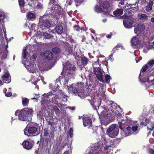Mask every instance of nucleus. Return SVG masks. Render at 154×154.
<instances>
[{"mask_svg":"<svg viewBox=\"0 0 154 154\" xmlns=\"http://www.w3.org/2000/svg\"><path fill=\"white\" fill-rule=\"evenodd\" d=\"M90 30H91V31L92 33L94 34L95 33V32L94 29H90Z\"/></svg>","mask_w":154,"mask_h":154,"instance_id":"nucleus-55","label":"nucleus"},{"mask_svg":"<svg viewBox=\"0 0 154 154\" xmlns=\"http://www.w3.org/2000/svg\"><path fill=\"white\" fill-rule=\"evenodd\" d=\"M147 48L148 49H150L152 48H153L154 49V46H153V45H149L147 47Z\"/></svg>","mask_w":154,"mask_h":154,"instance_id":"nucleus-51","label":"nucleus"},{"mask_svg":"<svg viewBox=\"0 0 154 154\" xmlns=\"http://www.w3.org/2000/svg\"><path fill=\"white\" fill-rule=\"evenodd\" d=\"M101 115L103 117V119L101 121L102 125L105 126L107 125L110 123V114L108 113L107 112L106 110L104 109L101 112Z\"/></svg>","mask_w":154,"mask_h":154,"instance_id":"nucleus-8","label":"nucleus"},{"mask_svg":"<svg viewBox=\"0 0 154 154\" xmlns=\"http://www.w3.org/2000/svg\"><path fill=\"white\" fill-rule=\"evenodd\" d=\"M5 96L7 97H9L12 95V93L10 92H6L5 94Z\"/></svg>","mask_w":154,"mask_h":154,"instance_id":"nucleus-47","label":"nucleus"},{"mask_svg":"<svg viewBox=\"0 0 154 154\" xmlns=\"http://www.w3.org/2000/svg\"><path fill=\"white\" fill-rule=\"evenodd\" d=\"M53 110V111L55 112L56 115L57 116H59V115L60 114V111L58 108L56 106H54V107Z\"/></svg>","mask_w":154,"mask_h":154,"instance_id":"nucleus-37","label":"nucleus"},{"mask_svg":"<svg viewBox=\"0 0 154 154\" xmlns=\"http://www.w3.org/2000/svg\"><path fill=\"white\" fill-rule=\"evenodd\" d=\"M83 64L84 65H86L88 62V60L87 58L85 57H83L81 58Z\"/></svg>","mask_w":154,"mask_h":154,"instance_id":"nucleus-39","label":"nucleus"},{"mask_svg":"<svg viewBox=\"0 0 154 154\" xmlns=\"http://www.w3.org/2000/svg\"><path fill=\"white\" fill-rule=\"evenodd\" d=\"M48 125H52V123H53V122H51V121H49L48 122Z\"/></svg>","mask_w":154,"mask_h":154,"instance_id":"nucleus-60","label":"nucleus"},{"mask_svg":"<svg viewBox=\"0 0 154 154\" xmlns=\"http://www.w3.org/2000/svg\"><path fill=\"white\" fill-rule=\"evenodd\" d=\"M38 33L42 36H43L44 38L47 39L50 38L51 37V36L50 34L46 32H40Z\"/></svg>","mask_w":154,"mask_h":154,"instance_id":"nucleus-33","label":"nucleus"},{"mask_svg":"<svg viewBox=\"0 0 154 154\" xmlns=\"http://www.w3.org/2000/svg\"><path fill=\"white\" fill-rule=\"evenodd\" d=\"M145 122V125L146 126L148 130L151 131L154 129V121L152 122L151 119L146 118Z\"/></svg>","mask_w":154,"mask_h":154,"instance_id":"nucleus-17","label":"nucleus"},{"mask_svg":"<svg viewBox=\"0 0 154 154\" xmlns=\"http://www.w3.org/2000/svg\"><path fill=\"white\" fill-rule=\"evenodd\" d=\"M147 17L146 14L142 13L139 14L137 15L138 19L143 22L147 20Z\"/></svg>","mask_w":154,"mask_h":154,"instance_id":"nucleus-24","label":"nucleus"},{"mask_svg":"<svg viewBox=\"0 0 154 154\" xmlns=\"http://www.w3.org/2000/svg\"><path fill=\"white\" fill-rule=\"evenodd\" d=\"M29 99L26 98H23L22 99V104L24 106H26L29 103Z\"/></svg>","mask_w":154,"mask_h":154,"instance_id":"nucleus-36","label":"nucleus"},{"mask_svg":"<svg viewBox=\"0 0 154 154\" xmlns=\"http://www.w3.org/2000/svg\"><path fill=\"white\" fill-rule=\"evenodd\" d=\"M139 38L136 36H134L132 38L131 40V46H136L139 44Z\"/></svg>","mask_w":154,"mask_h":154,"instance_id":"nucleus-21","label":"nucleus"},{"mask_svg":"<svg viewBox=\"0 0 154 154\" xmlns=\"http://www.w3.org/2000/svg\"><path fill=\"white\" fill-rule=\"evenodd\" d=\"M101 6L103 7V9L104 11V12H107L109 8V3L107 1H105L103 4H100Z\"/></svg>","mask_w":154,"mask_h":154,"instance_id":"nucleus-23","label":"nucleus"},{"mask_svg":"<svg viewBox=\"0 0 154 154\" xmlns=\"http://www.w3.org/2000/svg\"><path fill=\"white\" fill-rule=\"evenodd\" d=\"M18 1L21 12L23 13H25L26 12V10H23V9H24V6L25 4L24 0H18Z\"/></svg>","mask_w":154,"mask_h":154,"instance_id":"nucleus-30","label":"nucleus"},{"mask_svg":"<svg viewBox=\"0 0 154 154\" xmlns=\"http://www.w3.org/2000/svg\"><path fill=\"white\" fill-rule=\"evenodd\" d=\"M118 46H116V47H115V48H114L112 50V51H116V50H118Z\"/></svg>","mask_w":154,"mask_h":154,"instance_id":"nucleus-53","label":"nucleus"},{"mask_svg":"<svg viewBox=\"0 0 154 154\" xmlns=\"http://www.w3.org/2000/svg\"><path fill=\"white\" fill-rule=\"evenodd\" d=\"M103 148L101 146H94V148H91V151L88 154H107L104 152L102 151Z\"/></svg>","mask_w":154,"mask_h":154,"instance_id":"nucleus-11","label":"nucleus"},{"mask_svg":"<svg viewBox=\"0 0 154 154\" xmlns=\"http://www.w3.org/2000/svg\"><path fill=\"white\" fill-rule=\"evenodd\" d=\"M75 2H77L78 4H79L81 3H82L84 0H75Z\"/></svg>","mask_w":154,"mask_h":154,"instance_id":"nucleus-48","label":"nucleus"},{"mask_svg":"<svg viewBox=\"0 0 154 154\" xmlns=\"http://www.w3.org/2000/svg\"><path fill=\"white\" fill-rule=\"evenodd\" d=\"M55 29L56 32L59 34H60L63 32V27L60 24L57 25Z\"/></svg>","mask_w":154,"mask_h":154,"instance_id":"nucleus-27","label":"nucleus"},{"mask_svg":"<svg viewBox=\"0 0 154 154\" xmlns=\"http://www.w3.org/2000/svg\"><path fill=\"white\" fill-rule=\"evenodd\" d=\"M74 29L77 31H79L81 28L79 27V26L78 25H76L74 27Z\"/></svg>","mask_w":154,"mask_h":154,"instance_id":"nucleus-43","label":"nucleus"},{"mask_svg":"<svg viewBox=\"0 0 154 154\" xmlns=\"http://www.w3.org/2000/svg\"><path fill=\"white\" fill-rule=\"evenodd\" d=\"M123 12V10L122 9H118L113 12V14L117 16H119L121 15Z\"/></svg>","mask_w":154,"mask_h":154,"instance_id":"nucleus-32","label":"nucleus"},{"mask_svg":"<svg viewBox=\"0 0 154 154\" xmlns=\"http://www.w3.org/2000/svg\"><path fill=\"white\" fill-rule=\"evenodd\" d=\"M63 70L61 74H63L64 72L65 74L61 80L62 82L63 81V85L67 86V82L69 79L74 77V71L75 70V67L73 66L71 67V65L68 62H66L64 65L63 64Z\"/></svg>","mask_w":154,"mask_h":154,"instance_id":"nucleus-1","label":"nucleus"},{"mask_svg":"<svg viewBox=\"0 0 154 154\" xmlns=\"http://www.w3.org/2000/svg\"><path fill=\"white\" fill-rule=\"evenodd\" d=\"M84 75H85V73H83L82 74H81V78H83L84 77H85Z\"/></svg>","mask_w":154,"mask_h":154,"instance_id":"nucleus-61","label":"nucleus"},{"mask_svg":"<svg viewBox=\"0 0 154 154\" xmlns=\"http://www.w3.org/2000/svg\"><path fill=\"white\" fill-rule=\"evenodd\" d=\"M69 109H71L73 110H74L75 109V108L74 107H69Z\"/></svg>","mask_w":154,"mask_h":154,"instance_id":"nucleus-58","label":"nucleus"},{"mask_svg":"<svg viewBox=\"0 0 154 154\" xmlns=\"http://www.w3.org/2000/svg\"><path fill=\"white\" fill-rule=\"evenodd\" d=\"M133 23V20L131 17L126 18L123 21V24L125 28H131Z\"/></svg>","mask_w":154,"mask_h":154,"instance_id":"nucleus-13","label":"nucleus"},{"mask_svg":"<svg viewBox=\"0 0 154 154\" xmlns=\"http://www.w3.org/2000/svg\"><path fill=\"white\" fill-rule=\"evenodd\" d=\"M8 53L7 50L2 52L0 55V56L2 59H4L7 58V54Z\"/></svg>","mask_w":154,"mask_h":154,"instance_id":"nucleus-34","label":"nucleus"},{"mask_svg":"<svg viewBox=\"0 0 154 154\" xmlns=\"http://www.w3.org/2000/svg\"><path fill=\"white\" fill-rule=\"evenodd\" d=\"M146 70H147V71L148 70H150V71H154V60H151L146 65L143 66L142 70L141 71L140 74V76L142 72H144Z\"/></svg>","mask_w":154,"mask_h":154,"instance_id":"nucleus-9","label":"nucleus"},{"mask_svg":"<svg viewBox=\"0 0 154 154\" xmlns=\"http://www.w3.org/2000/svg\"><path fill=\"white\" fill-rule=\"evenodd\" d=\"M37 56L35 54H34L32 56V58L33 59V60H35V59L36 58Z\"/></svg>","mask_w":154,"mask_h":154,"instance_id":"nucleus-52","label":"nucleus"},{"mask_svg":"<svg viewBox=\"0 0 154 154\" xmlns=\"http://www.w3.org/2000/svg\"><path fill=\"white\" fill-rule=\"evenodd\" d=\"M37 130V128L35 127L31 126L29 127L27 125L24 130V134L28 136H30V134L32 135L33 134H35Z\"/></svg>","mask_w":154,"mask_h":154,"instance_id":"nucleus-12","label":"nucleus"},{"mask_svg":"<svg viewBox=\"0 0 154 154\" xmlns=\"http://www.w3.org/2000/svg\"><path fill=\"white\" fill-rule=\"evenodd\" d=\"M89 101L90 102V103L92 105V106L93 107L94 109H96V107L94 104H93V103H94V101L93 100H92V101L90 100Z\"/></svg>","mask_w":154,"mask_h":154,"instance_id":"nucleus-45","label":"nucleus"},{"mask_svg":"<svg viewBox=\"0 0 154 154\" xmlns=\"http://www.w3.org/2000/svg\"><path fill=\"white\" fill-rule=\"evenodd\" d=\"M150 152L151 154H154V151L153 150H151Z\"/></svg>","mask_w":154,"mask_h":154,"instance_id":"nucleus-63","label":"nucleus"},{"mask_svg":"<svg viewBox=\"0 0 154 154\" xmlns=\"http://www.w3.org/2000/svg\"><path fill=\"white\" fill-rule=\"evenodd\" d=\"M83 125L84 127H90L92 125V121L89 117H85L83 119Z\"/></svg>","mask_w":154,"mask_h":154,"instance_id":"nucleus-19","label":"nucleus"},{"mask_svg":"<svg viewBox=\"0 0 154 154\" xmlns=\"http://www.w3.org/2000/svg\"><path fill=\"white\" fill-rule=\"evenodd\" d=\"M119 127L121 129H123V126H122V125H120L119 126Z\"/></svg>","mask_w":154,"mask_h":154,"instance_id":"nucleus-62","label":"nucleus"},{"mask_svg":"<svg viewBox=\"0 0 154 154\" xmlns=\"http://www.w3.org/2000/svg\"><path fill=\"white\" fill-rule=\"evenodd\" d=\"M137 126H128L125 130L122 131L121 134L123 137L131 135L132 133L136 131L137 129Z\"/></svg>","mask_w":154,"mask_h":154,"instance_id":"nucleus-6","label":"nucleus"},{"mask_svg":"<svg viewBox=\"0 0 154 154\" xmlns=\"http://www.w3.org/2000/svg\"><path fill=\"white\" fill-rule=\"evenodd\" d=\"M23 147L27 149H30L32 147V144L31 142L28 141H25L23 143Z\"/></svg>","mask_w":154,"mask_h":154,"instance_id":"nucleus-22","label":"nucleus"},{"mask_svg":"<svg viewBox=\"0 0 154 154\" xmlns=\"http://www.w3.org/2000/svg\"><path fill=\"white\" fill-rule=\"evenodd\" d=\"M27 16L28 17V19L29 20H34L35 18V14L31 12H29L27 13Z\"/></svg>","mask_w":154,"mask_h":154,"instance_id":"nucleus-31","label":"nucleus"},{"mask_svg":"<svg viewBox=\"0 0 154 154\" xmlns=\"http://www.w3.org/2000/svg\"><path fill=\"white\" fill-rule=\"evenodd\" d=\"M26 50V48L23 49V51L22 53V56L24 58H25L27 56V53Z\"/></svg>","mask_w":154,"mask_h":154,"instance_id":"nucleus-41","label":"nucleus"},{"mask_svg":"<svg viewBox=\"0 0 154 154\" xmlns=\"http://www.w3.org/2000/svg\"><path fill=\"white\" fill-rule=\"evenodd\" d=\"M33 113L32 109L25 108L21 110H17L15 112L16 115H18L19 119L21 121H29Z\"/></svg>","mask_w":154,"mask_h":154,"instance_id":"nucleus-2","label":"nucleus"},{"mask_svg":"<svg viewBox=\"0 0 154 154\" xmlns=\"http://www.w3.org/2000/svg\"><path fill=\"white\" fill-rule=\"evenodd\" d=\"M4 17L2 13H0V22L3 19Z\"/></svg>","mask_w":154,"mask_h":154,"instance_id":"nucleus-50","label":"nucleus"},{"mask_svg":"<svg viewBox=\"0 0 154 154\" xmlns=\"http://www.w3.org/2000/svg\"><path fill=\"white\" fill-rule=\"evenodd\" d=\"M58 90V89H56V91H55L54 95L52 96V97H51L52 98L51 99V102H56L57 99H59L60 98V96H59V94H58V92L57 91Z\"/></svg>","mask_w":154,"mask_h":154,"instance_id":"nucleus-20","label":"nucleus"},{"mask_svg":"<svg viewBox=\"0 0 154 154\" xmlns=\"http://www.w3.org/2000/svg\"><path fill=\"white\" fill-rule=\"evenodd\" d=\"M101 7H102L100 5V6H99L98 5H96L95 8V11L97 13H99L101 11L104 12V9L103 8L102 9Z\"/></svg>","mask_w":154,"mask_h":154,"instance_id":"nucleus-35","label":"nucleus"},{"mask_svg":"<svg viewBox=\"0 0 154 154\" xmlns=\"http://www.w3.org/2000/svg\"><path fill=\"white\" fill-rule=\"evenodd\" d=\"M106 37L107 38H109L111 37V35H106Z\"/></svg>","mask_w":154,"mask_h":154,"instance_id":"nucleus-59","label":"nucleus"},{"mask_svg":"<svg viewBox=\"0 0 154 154\" xmlns=\"http://www.w3.org/2000/svg\"><path fill=\"white\" fill-rule=\"evenodd\" d=\"M3 81L5 83H8L11 81V77L8 71H6L5 72L4 74L3 75L2 77Z\"/></svg>","mask_w":154,"mask_h":154,"instance_id":"nucleus-18","label":"nucleus"},{"mask_svg":"<svg viewBox=\"0 0 154 154\" xmlns=\"http://www.w3.org/2000/svg\"><path fill=\"white\" fill-rule=\"evenodd\" d=\"M73 131V130L72 128H70L69 133V134H70V137H72V132Z\"/></svg>","mask_w":154,"mask_h":154,"instance_id":"nucleus-46","label":"nucleus"},{"mask_svg":"<svg viewBox=\"0 0 154 154\" xmlns=\"http://www.w3.org/2000/svg\"><path fill=\"white\" fill-rule=\"evenodd\" d=\"M105 77L106 82L109 83L111 79L110 76L108 75H106Z\"/></svg>","mask_w":154,"mask_h":154,"instance_id":"nucleus-40","label":"nucleus"},{"mask_svg":"<svg viewBox=\"0 0 154 154\" xmlns=\"http://www.w3.org/2000/svg\"><path fill=\"white\" fill-rule=\"evenodd\" d=\"M112 58V54H111L110 55H109L108 57V59L111 60Z\"/></svg>","mask_w":154,"mask_h":154,"instance_id":"nucleus-56","label":"nucleus"},{"mask_svg":"<svg viewBox=\"0 0 154 154\" xmlns=\"http://www.w3.org/2000/svg\"><path fill=\"white\" fill-rule=\"evenodd\" d=\"M151 21L153 23H154V17H152L151 18Z\"/></svg>","mask_w":154,"mask_h":154,"instance_id":"nucleus-54","label":"nucleus"},{"mask_svg":"<svg viewBox=\"0 0 154 154\" xmlns=\"http://www.w3.org/2000/svg\"><path fill=\"white\" fill-rule=\"evenodd\" d=\"M53 52L55 53L59 54L61 52V50L58 48H54L52 49Z\"/></svg>","mask_w":154,"mask_h":154,"instance_id":"nucleus-38","label":"nucleus"},{"mask_svg":"<svg viewBox=\"0 0 154 154\" xmlns=\"http://www.w3.org/2000/svg\"><path fill=\"white\" fill-rule=\"evenodd\" d=\"M150 74L152 75L147 77L146 80L147 81L144 79L143 80V81L145 82V84L146 85H148L147 86H149L153 84L152 83L154 80V70Z\"/></svg>","mask_w":154,"mask_h":154,"instance_id":"nucleus-15","label":"nucleus"},{"mask_svg":"<svg viewBox=\"0 0 154 154\" xmlns=\"http://www.w3.org/2000/svg\"><path fill=\"white\" fill-rule=\"evenodd\" d=\"M56 2L54 0H51L49 4V6L51 7V11L54 14H59L62 11V9L58 5L55 4Z\"/></svg>","mask_w":154,"mask_h":154,"instance_id":"nucleus-7","label":"nucleus"},{"mask_svg":"<svg viewBox=\"0 0 154 154\" xmlns=\"http://www.w3.org/2000/svg\"><path fill=\"white\" fill-rule=\"evenodd\" d=\"M145 28V26L143 24H138L134 28V32L136 34L139 35L143 32Z\"/></svg>","mask_w":154,"mask_h":154,"instance_id":"nucleus-14","label":"nucleus"},{"mask_svg":"<svg viewBox=\"0 0 154 154\" xmlns=\"http://www.w3.org/2000/svg\"><path fill=\"white\" fill-rule=\"evenodd\" d=\"M39 24H42V26H44L47 27V28H49L50 26V23L49 20H43L42 22V20H40Z\"/></svg>","mask_w":154,"mask_h":154,"instance_id":"nucleus-26","label":"nucleus"},{"mask_svg":"<svg viewBox=\"0 0 154 154\" xmlns=\"http://www.w3.org/2000/svg\"><path fill=\"white\" fill-rule=\"evenodd\" d=\"M36 24H33L31 26L30 28V30H34L35 31V28H36Z\"/></svg>","mask_w":154,"mask_h":154,"instance_id":"nucleus-42","label":"nucleus"},{"mask_svg":"<svg viewBox=\"0 0 154 154\" xmlns=\"http://www.w3.org/2000/svg\"><path fill=\"white\" fill-rule=\"evenodd\" d=\"M84 83L80 82L75 84H73L70 86L68 87V91L69 93L74 94L76 95H78L81 98L84 97V93L82 91Z\"/></svg>","mask_w":154,"mask_h":154,"instance_id":"nucleus-3","label":"nucleus"},{"mask_svg":"<svg viewBox=\"0 0 154 154\" xmlns=\"http://www.w3.org/2000/svg\"><path fill=\"white\" fill-rule=\"evenodd\" d=\"M54 91L53 92H49L47 94H45L43 95V97H44V99H43V101H42V104H44L45 103L46 101L47 102H51V97H52L55 92V91Z\"/></svg>","mask_w":154,"mask_h":154,"instance_id":"nucleus-16","label":"nucleus"},{"mask_svg":"<svg viewBox=\"0 0 154 154\" xmlns=\"http://www.w3.org/2000/svg\"><path fill=\"white\" fill-rule=\"evenodd\" d=\"M62 99H63V101H64V102H66L67 101V98L66 97H64V99H63L62 98Z\"/></svg>","mask_w":154,"mask_h":154,"instance_id":"nucleus-57","label":"nucleus"},{"mask_svg":"<svg viewBox=\"0 0 154 154\" xmlns=\"http://www.w3.org/2000/svg\"><path fill=\"white\" fill-rule=\"evenodd\" d=\"M153 2L151 0L149 1L148 3L145 7V10L146 11H149L151 10L152 8Z\"/></svg>","mask_w":154,"mask_h":154,"instance_id":"nucleus-29","label":"nucleus"},{"mask_svg":"<svg viewBox=\"0 0 154 154\" xmlns=\"http://www.w3.org/2000/svg\"><path fill=\"white\" fill-rule=\"evenodd\" d=\"M94 72L99 80L102 82H105V81L103 79V71L100 69L96 68L94 69Z\"/></svg>","mask_w":154,"mask_h":154,"instance_id":"nucleus-10","label":"nucleus"},{"mask_svg":"<svg viewBox=\"0 0 154 154\" xmlns=\"http://www.w3.org/2000/svg\"><path fill=\"white\" fill-rule=\"evenodd\" d=\"M119 129L116 124H112L107 128L106 133L111 138H114L118 134Z\"/></svg>","mask_w":154,"mask_h":154,"instance_id":"nucleus-4","label":"nucleus"},{"mask_svg":"<svg viewBox=\"0 0 154 154\" xmlns=\"http://www.w3.org/2000/svg\"><path fill=\"white\" fill-rule=\"evenodd\" d=\"M32 60L31 59L29 60H28V61L26 60L24 63L25 67L30 72L33 73L35 72L37 74H39L38 72H36V66L35 64L32 63Z\"/></svg>","mask_w":154,"mask_h":154,"instance_id":"nucleus-5","label":"nucleus"},{"mask_svg":"<svg viewBox=\"0 0 154 154\" xmlns=\"http://www.w3.org/2000/svg\"><path fill=\"white\" fill-rule=\"evenodd\" d=\"M36 7V8L38 9H41L42 8V5L39 3H38Z\"/></svg>","mask_w":154,"mask_h":154,"instance_id":"nucleus-44","label":"nucleus"},{"mask_svg":"<svg viewBox=\"0 0 154 154\" xmlns=\"http://www.w3.org/2000/svg\"><path fill=\"white\" fill-rule=\"evenodd\" d=\"M93 73L88 71H85V78L86 79H89V80L92 79V77Z\"/></svg>","mask_w":154,"mask_h":154,"instance_id":"nucleus-28","label":"nucleus"},{"mask_svg":"<svg viewBox=\"0 0 154 154\" xmlns=\"http://www.w3.org/2000/svg\"><path fill=\"white\" fill-rule=\"evenodd\" d=\"M119 3L122 5H123L124 4V2L122 1V2H120Z\"/></svg>","mask_w":154,"mask_h":154,"instance_id":"nucleus-64","label":"nucleus"},{"mask_svg":"<svg viewBox=\"0 0 154 154\" xmlns=\"http://www.w3.org/2000/svg\"><path fill=\"white\" fill-rule=\"evenodd\" d=\"M44 55L46 58L48 60L52 59L53 57L52 53L49 51H45L44 53Z\"/></svg>","mask_w":154,"mask_h":154,"instance_id":"nucleus-25","label":"nucleus"},{"mask_svg":"<svg viewBox=\"0 0 154 154\" xmlns=\"http://www.w3.org/2000/svg\"><path fill=\"white\" fill-rule=\"evenodd\" d=\"M132 122L131 120L129 121L127 120L126 122V123L128 125H132Z\"/></svg>","mask_w":154,"mask_h":154,"instance_id":"nucleus-49","label":"nucleus"}]
</instances>
